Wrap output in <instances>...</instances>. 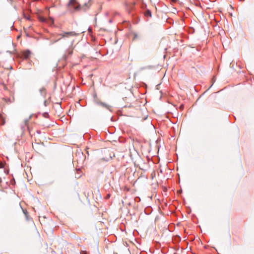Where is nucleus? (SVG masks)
<instances>
[{"label":"nucleus","instance_id":"f257e3e1","mask_svg":"<svg viewBox=\"0 0 254 254\" xmlns=\"http://www.w3.org/2000/svg\"><path fill=\"white\" fill-rule=\"evenodd\" d=\"M90 0L87 2H85L83 6H81L80 4L77 1V0H69L67 3V6L68 7V10L71 13H73L75 11L82 10L86 11L88 9L91 5L90 3Z\"/></svg>","mask_w":254,"mask_h":254},{"label":"nucleus","instance_id":"f03ea898","mask_svg":"<svg viewBox=\"0 0 254 254\" xmlns=\"http://www.w3.org/2000/svg\"><path fill=\"white\" fill-rule=\"evenodd\" d=\"M135 5L136 2L134 0L132 2H129L126 0L124 3L126 10L132 17L135 16L134 14L132 13V12L135 10Z\"/></svg>","mask_w":254,"mask_h":254},{"label":"nucleus","instance_id":"7ed1b4c3","mask_svg":"<svg viewBox=\"0 0 254 254\" xmlns=\"http://www.w3.org/2000/svg\"><path fill=\"white\" fill-rule=\"evenodd\" d=\"M76 33L74 31L63 32L58 34V36H60L59 38L53 42V43H56L61 40L62 38H68L76 36Z\"/></svg>","mask_w":254,"mask_h":254},{"label":"nucleus","instance_id":"20e7f679","mask_svg":"<svg viewBox=\"0 0 254 254\" xmlns=\"http://www.w3.org/2000/svg\"><path fill=\"white\" fill-rule=\"evenodd\" d=\"M86 156L84 155L82 152H77L76 153L75 158L76 159L78 163L83 162L86 159Z\"/></svg>","mask_w":254,"mask_h":254},{"label":"nucleus","instance_id":"39448f33","mask_svg":"<svg viewBox=\"0 0 254 254\" xmlns=\"http://www.w3.org/2000/svg\"><path fill=\"white\" fill-rule=\"evenodd\" d=\"M31 54V52L29 50H26L21 52L20 56L22 59L27 60L30 57Z\"/></svg>","mask_w":254,"mask_h":254},{"label":"nucleus","instance_id":"423d86ee","mask_svg":"<svg viewBox=\"0 0 254 254\" xmlns=\"http://www.w3.org/2000/svg\"><path fill=\"white\" fill-rule=\"evenodd\" d=\"M96 104L102 106L103 108H106L107 109L109 110L110 112H112V107L111 106H110V105L107 104L105 103H104L100 101H96Z\"/></svg>","mask_w":254,"mask_h":254},{"label":"nucleus","instance_id":"0eeeda50","mask_svg":"<svg viewBox=\"0 0 254 254\" xmlns=\"http://www.w3.org/2000/svg\"><path fill=\"white\" fill-rule=\"evenodd\" d=\"M143 13L144 16L147 18H150L152 16L151 11L148 9L144 10Z\"/></svg>","mask_w":254,"mask_h":254},{"label":"nucleus","instance_id":"6e6552de","mask_svg":"<svg viewBox=\"0 0 254 254\" xmlns=\"http://www.w3.org/2000/svg\"><path fill=\"white\" fill-rule=\"evenodd\" d=\"M181 238L178 235H176L173 238V242L174 243L178 244L181 242Z\"/></svg>","mask_w":254,"mask_h":254},{"label":"nucleus","instance_id":"1a4fd4ad","mask_svg":"<svg viewBox=\"0 0 254 254\" xmlns=\"http://www.w3.org/2000/svg\"><path fill=\"white\" fill-rule=\"evenodd\" d=\"M39 92L40 93V95L42 96H43L44 98L46 97V89L44 87H42L39 90Z\"/></svg>","mask_w":254,"mask_h":254},{"label":"nucleus","instance_id":"9d476101","mask_svg":"<svg viewBox=\"0 0 254 254\" xmlns=\"http://www.w3.org/2000/svg\"><path fill=\"white\" fill-rule=\"evenodd\" d=\"M152 211V208L150 206H148V207H146L144 209V212L147 215H149V214H151Z\"/></svg>","mask_w":254,"mask_h":254},{"label":"nucleus","instance_id":"9b49d317","mask_svg":"<svg viewBox=\"0 0 254 254\" xmlns=\"http://www.w3.org/2000/svg\"><path fill=\"white\" fill-rule=\"evenodd\" d=\"M140 8L143 10H145L146 9H147V5L145 3H144V2H142L140 4Z\"/></svg>","mask_w":254,"mask_h":254},{"label":"nucleus","instance_id":"f8f14e48","mask_svg":"<svg viewBox=\"0 0 254 254\" xmlns=\"http://www.w3.org/2000/svg\"><path fill=\"white\" fill-rule=\"evenodd\" d=\"M5 124V120L3 117L0 114V125H3Z\"/></svg>","mask_w":254,"mask_h":254},{"label":"nucleus","instance_id":"ddd939ff","mask_svg":"<svg viewBox=\"0 0 254 254\" xmlns=\"http://www.w3.org/2000/svg\"><path fill=\"white\" fill-rule=\"evenodd\" d=\"M67 56H70L72 54V50H68L67 51Z\"/></svg>","mask_w":254,"mask_h":254},{"label":"nucleus","instance_id":"4468645a","mask_svg":"<svg viewBox=\"0 0 254 254\" xmlns=\"http://www.w3.org/2000/svg\"><path fill=\"white\" fill-rule=\"evenodd\" d=\"M43 116L44 117L48 118L49 116L48 112H45L43 114Z\"/></svg>","mask_w":254,"mask_h":254},{"label":"nucleus","instance_id":"2eb2a0df","mask_svg":"<svg viewBox=\"0 0 254 254\" xmlns=\"http://www.w3.org/2000/svg\"><path fill=\"white\" fill-rule=\"evenodd\" d=\"M23 213H24L26 217V219L27 220H28V212H27L26 210H23Z\"/></svg>","mask_w":254,"mask_h":254},{"label":"nucleus","instance_id":"dca6fc26","mask_svg":"<svg viewBox=\"0 0 254 254\" xmlns=\"http://www.w3.org/2000/svg\"><path fill=\"white\" fill-rule=\"evenodd\" d=\"M138 37V35L136 33H134L133 34V40H134L135 39H136V38H137Z\"/></svg>","mask_w":254,"mask_h":254},{"label":"nucleus","instance_id":"f3484780","mask_svg":"<svg viewBox=\"0 0 254 254\" xmlns=\"http://www.w3.org/2000/svg\"><path fill=\"white\" fill-rule=\"evenodd\" d=\"M194 29L192 27L190 28V32L193 33H194Z\"/></svg>","mask_w":254,"mask_h":254},{"label":"nucleus","instance_id":"a211bd4d","mask_svg":"<svg viewBox=\"0 0 254 254\" xmlns=\"http://www.w3.org/2000/svg\"><path fill=\"white\" fill-rule=\"evenodd\" d=\"M10 182H11V185H14L15 184V180L14 179L11 180L10 181Z\"/></svg>","mask_w":254,"mask_h":254},{"label":"nucleus","instance_id":"6ab92c4d","mask_svg":"<svg viewBox=\"0 0 254 254\" xmlns=\"http://www.w3.org/2000/svg\"><path fill=\"white\" fill-rule=\"evenodd\" d=\"M171 4L174 3H176L177 1V0H169Z\"/></svg>","mask_w":254,"mask_h":254},{"label":"nucleus","instance_id":"aec40b11","mask_svg":"<svg viewBox=\"0 0 254 254\" xmlns=\"http://www.w3.org/2000/svg\"><path fill=\"white\" fill-rule=\"evenodd\" d=\"M139 20H140L139 18L138 17H137L136 18L135 21H134V22L135 23H137Z\"/></svg>","mask_w":254,"mask_h":254},{"label":"nucleus","instance_id":"412c9836","mask_svg":"<svg viewBox=\"0 0 254 254\" xmlns=\"http://www.w3.org/2000/svg\"><path fill=\"white\" fill-rule=\"evenodd\" d=\"M28 122H29V119H26V120H24L25 124L26 126L27 125Z\"/></svg>","mask_w":254,"mask_h":254},{"label":"nucleus","instance_id":"4be33fe9","mask_svg":"<svg viewBox=\"0 0 254 254\" xmlns=\"http://www.w3.org/2000/svg\"><path fill=\"white\" fill-rule=\"evenodd\" d=\"M47 101L46 100H45L44 102V104L45 106H47Z\"/></svg>","mask_w":254,"mask_h":254},{"label":"nucleus","instance_id":"5701e85b","mask_svg":"<svg viewBox=\"0 0 254 254\" xmlns=\"http://www.w3.org/2000/svg\"><path fill=\"white\" fill-rule=\"evenodd\" d=\"M111 120L113 122L115 121V120H114V117H112L111 118Z\"/></svg>","mask_w":254,"mask_h":254},{"label":"nucleus","instance_id":"b1692460","mask_svg":"<svg viewBox=\"0 0 254 254\" xmlns=\"http://www.w3.org/2000/svg\"><path fill=\"white\" fill-rule=\"evenodd\" d=\"M28 20H30V17L29 16H27L25 17Z\"/></svg>","mask_w":254,"mask_h":254},{"label":"nucleus","instance_id":"393cba45","mask_svg":"<svg viewBox=\"0 0 254 254\" xmlns=\"http://www.w3.org/2000/svg\"><path fill=\"white\" fill-rule=\"evenodd\" d=\"M37 132L39 134H40L41 133V131L40 130H37Z\"/></svg>","mask_w":254,"mask_h":254},{"label":"nucleus","instance_id":"a878e982","mask_svg":"<svg viewBox=\"0 0 254 254\" xmlns=\"http://www.w3.org/2000/svg\"><path fill=\"white\" fill-rule=\"evenodd\" d=\"M7 1H10L11 3L13 2V0H7Z\"/></svg>","mask_w":254,"mask_h":254},{"label":"nucleus","instance_id":"bb28decb","mask_svg":"<svg viewBox=\"0 0 254 254\" xmlns=\"http://www.w3.org/2000/svg\"><path fill=\"white\" fill-rule=\"evenodd\" d=\"M2 182V180H1V178L0 177V184Z\"/></svg>","mask_w":254,"mask_h":254},{"label":"nucleus","instance_id":"cd10ccee","mask_svg":"<svg viewBox=\"0 0 254 254\" xmlns=\"http://www.w3.org/2000/svg\"><path fill=\"white\" fill-rule=\"evenodd\" d=\"M86 153H87V155H88V156H89L88 151H86Z\"/></svg>","mask_w":254,"mask_h":254},{"label":"nucleus","instance_id":"c85d7f7f","mask_svg":"<svg viewBox=\"0 0 254 254\" xmlns=\"http://www.w3.org/2000/svg\"><path fill=\"white\" fill-rule=\"evenodd\" d=\"M214 81L213 82L212 85H211V86H212L213 84L214 83Z\"/></svg>","mask_w":254,"mask_h":254},{"label":"nucleus","instance_id":"c756f323","mask_svg":"<svg viewBox=\"0 0 254 254\" xmlns=\"http://www.w3.org/2000/svg\"><path fill=\"white\" fill-rule=\"evenodd\" d=\"M245 0H240V1H244Z\"/></svg>","mask_w":254,"mask_h":254}]
</instances>
